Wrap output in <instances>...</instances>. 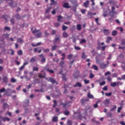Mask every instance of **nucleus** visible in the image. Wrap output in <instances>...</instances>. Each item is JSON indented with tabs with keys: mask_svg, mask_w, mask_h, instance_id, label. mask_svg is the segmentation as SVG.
Masks as SVG:
<instances>
[{
	"mask_svg": "<svg viewBox=\"0 0 125 125\" xmlns=\"http://www.w3.org/2000/svg\"><path fill=\"white\" fill-rule=\"evenodd\" d=\"M32 33L35 35V37L38 39L41 38L42 36V33L41 32V30H37V29L34 28V30L32 31Z\"/></svg>",
	"mask_w": 125,
	"mask_h": 125,
	"instance_id": "obj_1",
	"label": "nucleus"
},
{
	"mask_svg": "<svg viewBox=\"0 0 125 125\" xmlns=\"http://www.w3.org/2000/svg\"><path fill=\"white\" fill-rule=\"evenodd\" d=\"M119 85H123V82H113L110 83V86L112 87H115V86H119Z\"/></svg>",
	"mask_w": 125,
	"mask_h": 125,
	"instance_id": "obj_2",
	"label": "nucleus"
},
{
	"mask_svg": "<svg viewBox=\"0 0 125 125\" xmlns=\"http://www.w3.org/2000/svg\"><path fill=\"white\" fill-rule=\"evenodd\" d=\"M60 38H61V36L60 34L56 35L54 40V42L60 43V42H61V39H60Z\"/></svg>",
	"mask_w": 125,
	"mask_h": 125,
	"instance_id": "obj_3",
	"label": "nucleus"
},
{
	"mask_svg": "<svg viewBox=\"0 0 125 125\" xmlns=\"http://www.w3.org/2000/svg\"><path fill=\"white\" fill-rule=\"evenodd\" d=\"M89 101V99L87 98H83L81 100V103L83 106H84L86 102H88Z\"/></svg>",
	"mask_w": 125,
	"mask_h": 125,
	"instance_id": "obj_4",
	"label": "nucleus"
},
{
	"mask_svg": "<svg viewBox=\"0 0 125 125\" xmlns=\"http://www.w3.org/2000/svg\"><path fill=\"white\" fill-rule=\"evenodd\" d=\"M99 65L101 69H104V68H107V67H108V64L104 63H99Z\"/></svg>",
	"mask_w": 125,
	"mask_h": 125,
	"instance_id": "obj_5",
	"label": "nucleus"
},
{
	"mask_svg": "<svg viewBox=\"0 0 125 125\" xmlns=\"http://www.w3.org/2000/svg\"><path fill=\"white\" fill-rule=\"evenodd\" d=\"M104 104L105 106V107H108L109 106V104H110V100L105 99L104 102Z\"/></svg>",
	"mask_w": 125,
	"mask_h": 125,
	"instance_id": "obj_6",
	"label": "nucleus"
},
{
	"mask_svg": "<svg viewBox=\"0 0 125 125\" xmlns=\"http://www.w3.org/2000/svg\"><path fill=\"white\" fill-rule=\"evenodd\" d=\"M49 82L50 83H52L54 84V83H56V80L54 78H53L52 77H49Z\"/></svg>",
	"mask_w": 125,
	"mask_h": 125,
	"instance_id": "obj_7",
	"label": "nucleus"
},
{
	"mask_svg": "<svg viewBox=\"0 0 125 125\" xmlns=\"http://www.w3.org/2000/svg\"><path fill=\"white\" fill-rule=\"evenodd\" d=\"M44 70L47 71L48 73H50L51 74H54V71L52 69H49V68H48L46 66L45 67Z\"/></svg>",
	"mask_w": 125,
	"mask_h": 125,
	"instance_id": "obj_8",
	"label": "nucleus"
},
{
	"mask_svg": "<svg viewBox=\"0 0 125 125\" xmlns=\"http://www.w3.org/2000/svg\"><path fill=\"white\" fill-rule=\"evenodd\" d=\"M11 93V89L8 88L5 90V94H6V95H8L9 96H10Z\"/></svg>",
	"mask_w": 125,
	"mask_h": 125,
	"instance_id": "obj_9",
	"label": "nucleus"
},
{
	"mask_svg": "<svg viewBox=\"0 0 125 125\" xmlns=\"http://www.w3.org/2000/svg\"><path fill=\"white\" fill-rule=\"evenodd\" d=\"M64 8H71V6L69 5V3L65 2L62 5Z\"/></svg>",
	"mask_w": 125,
	"mask_h": 125,
	"instance_id": "obj_10",
	"label": "nucleus"
},
{
	"mask_svg": "<svg viewBox=\"0 0 125 125\" xmlns=\"http://www.w3.org/2000/svg\"><path fill=\"white\" fill-rule=\"evenodd\" d=\"M8 37H9V34H4L2 36L3 39L1 40V42H3V41H4V39H8Z\"/></svg>",
	"mask_w": 125,
	"mask_h": 125,
	"instance_id": "obj_11",
	"label": "nucleus"
},
{
	"mask_svg": "<svg viewBox=\"0 0 125 125\" xmlns=\"http://www.w3.org/2000/svg\"><path fill=\"white\" fill-rule=\"evenodd\" d=\"M52 121L53 123H57V122H58V117L54 116L52 119Z\"/></svg>",
	"mask_w": 125,
	"mask_h": 125,
	"instance_id": "obj_12",
	"label": "nucleus"
},
{
	"mask_svg": "<svg viewBox=\"0 0 125 125\" xmlns=\"http://www.w3.org/2000/svg\"><path fill=\"white\" fill-rule=\"evenodd\" d=\"M3 83H8V77L4 76L3 78Z\"/></svg>",
	"mask_w": 125,
	"mask_h": 125,
	"instance_id": "obj_13",
	"label": "nucleus"
},
{
	"mask_svg": "<svg viewBox=\"0 0 125 125\" xmlns=\"http://www.w3.org/2000/svg\"><path fill=\"white\" fill-rule=\"evenodd\" d=\"M104 33L105 36H108V35L110 34V31L109 29H104Z\"/></svg>",
	"mask_w": 125,
	"mask_h": 125,
	"instance_id": "obj_14",
	"label": "nucleus"
},
{
	"mask_svg": "<svg viewBox=\"0 0 125 125\" xmlns=\"http://www.w3.org/2000/svg\"><path fill=\"white\" fill-rule=\"evenodd\" d=\"M89 4V0H87L85 2L83 3V5L84 7H88V5Z\"/></svg>",
	"mask_w": 125,
	"mask_h": 125,
	"instance_id": "obj_15",
	"label": "nucleus"
},
{
	"mask_svg": "<svg viewBox=\"0 0 125 125\" xmlns=\"http://www.w3.org/2000/svg\"><path fill=\"white\" fill-rule=\"evenodd\" d=\"M73 86L74 87H82V83H81L80 82H78L76 83V84L73 85Z\"/></svg>",
	"mask_w": 125,
	"mask_h": 125,
	"instance_id": "obj_16",
	"label": "nucleus"
},
{
	"mask_svg": "<svg viewBox=\"0 0 125 125\" xmlns=\"http://www.w3.org/2000/svg\"><path fill=\"white\" fill-rule=\"evenodd\" d=\"M112 40H113V37H107L106 38V42H107V43H109V42H110V41H112Z\"/></svg>",
	"mask_w": 125,
	"mask_h": 125,
	"instance_id": "obj_17",
	"label": "nucleus"
},
{
	"mask_svg": "<svg viewBox=\"0 0 125 125\" xmlns=\"http://www.w3.org/2000/svg\"><path fill=\"white\" fill-rule=\"evenodd\" d=\"M37 60V57H34L31 58V59L30 60V63H34V62H35V61Z\"/></svg>",
	"mask_w": 125,
	"mask_h": 125,
	"instance_id": "obj_18",
	"label": "nucleus"
},
{
	"mask_svg": "<svg viewBox=\"0 0 125 125\" xmlns=\"http://www.w3.org/2000/svg\"><path fill=\"white\" fill-rule=\"evenodd\" d=\"M64 64H65V62H64V61H62L59 63V65L61 68H63V67H64Z\"/></svg>",
	"mask_w": 125,
	"mask_h": 125,
	"instance_id": "obj_19",
	"label": "nucleus"
},
{
	"mask_svg": "<svg viewBox=\"0 0 125 125\" xmlns=\"http://www.w3.org/2000/svg\"><path fill=\"white\" fill-rule=\"evenodd\" d=\"M57 18H58L57 21L58 22H61V20L63 19V17H62L61 15L58 16Z\"/></svg>",
	"mask_w": 125,
	"mask_h": 125,
	"instance_id": "obj_20",
	"label": "nucleus"
},
{
	"mask_svg": "<svg viewBox=\"0 0 125 125\" xmlns=\"http://www.w3.org/2000/svg\"><path fill=\"white\" fill-rule=\"evenodd\" d=\"M81 57H82V59H85V58H86V57H87V56H86V55H85V53H84V52H83L82 53Z\"/></svg>",
	"mask_w": 125,
	"mask_h": 125,
	"instance_id": "obj_21",
	"label": "nucleus"
},
{
	"mask_svg": "<svg viewBox=\"0 0 125 125\" xmlns=\"http://www.w3.org/2000/svg\"><path fill=\"white\" fill-rule=\"evenodd\" d=\"M117 35H118V31H117L116 30H113L112 32V36H113V37L117 36Z\"/></svg>",
	"mask_w": 125,
	"mask_h": 125,
	"instance_id": "obj_22",
	"label": "nucleus"
},
{
	"mask_svg": "<svg viewBox=\"0 0 125 125\" xmlns=\"http://www.w3.org/2000/svg\"><path fill=\"white\" fill-rule=\"evenodd\" d=\"M87 97L91 99H93V98H94V97H93V95H92L91 94H90V93H88L87 94Z\"/></svg>",
	"mask_w": 125,
	"mask_h": 125,
	"instance_id": "obj_23",
	"label": "nucleus"
},
{
	"mask_svg": "<svg viewBox=\"0 0 125 125\" xmlns=\"http://www.w3.org/2000/svg\"><path fill=\"white\" fill-rule=\"evenodd\" d=\"M77 29L78 31H81L82 30V25L79 24L77 25Z\"/></svg>",
	"mask_w": 125,
	"mask_h": 125,
	"instance_id": "obj_24",
	"label": "nucleus"
},
{
	"mask_svg": "<svg viewBox=\"0 0 125 125\" xmlns=\"http://www.w3.org/2000/svg\"><path fill=\"white\" fill-rule=\"evenodd\" d=\"M63 114L64 115H65V116H69V115L70 114V111L66 110L65 111H64L63 112Z\"/></svg>",
	"mask_w": 125,
	"mask_h": 125,
	"instance_id": "obj_25",
	"label": "nucleus"
},
{
	"mask_svg": "<svg viewBox=\"0 0 125 125\" xmlns=\"http://www.w3.org/2000/svg\"><path fill=\"white\" fill-rule=\"evenodd\" d=\"M40 83V80L36 79L34 80V83H32L34 84H35V83Z\"/></svg>",
	"mask_w": 125,
	"mask_h": 125,
	"instance_id": "obj_26",
	"label": "nucleus"
},
{
	"mask_svg": "<svg viewBox=\"0 0 125 125\" xmlns=\"http://www.w3.org/2000/svg\"><path fill=\"white\" fill-rule=\"evenodd\" d=\"M2 18H3L5 19V21H6V22L8 21V19L7 18V15H4L2 16Z\"/></svg>",
	"mask_w": 125,
	"mask_h": 125,
	"instance_id": "obj_27",
	"label": "nucleus"
},
{
	"mask_svg": "<svg viewBox=\"0 0 125 125\" xmlns=\"http://www.w3.org/2000/svg\"><path fill=\"white\" fill-rule=\"evenodd\" d=\"M62 37H63V38H67L68 37V33L66 32H63L62 33Z\"/></svg>",
	"mask_w": 125,
	"mask_h": 125,
	"instance_id": "obj_28",
	"label": "nucleus"
},
{
	"mask_svg": "<svg viewBox=\"0 0 125 125\" xmlns=\"http://www.w3.org/2000/svg\"><path fill=\"white\" fill-rule=\"evenodd\" d=\"M71 58H73V54H70L67 55V59L71 60Z\"/></svg>",
	"mask_w": 125,
	"mask_h": 125,
	"instance_id": "obj_29",
	"label": "nucleus"
},
{
	"mask_svg": "<svg viewBox=\"0 0 125 125\" xmlns=\"http://www.w3.org/2000/svg\"><path fill=\"white\" fill-rule=\"evenodd\" d=\"M17 42H20V43H23V40L21 38H18L17 39Z\"/></svg>",
	"mask_w": 125,
	"mask_h": 125,
	"instance_id": "obj_30",
	"label": "nucleus"
},
{
	"mask_svg": "<svg viewBox=\"0 0 125 125\" xmlns=\"http://www.w3.org/2000/svg\"><path fill=\"white\" fill-rule=\"evenodd\" d=\"M111 13H112V14H117V12H115V11H111V12H109L110 15H111V17H113L114 15H112Z\"/></svg>",
	"mask_w": 125,
	"mask_h": 125,
	"instance_id": "obj_31",
	"label": "nucleus"
},
{
	"mask_svg": "<svg viewBox=\"0 0 125 125\" xmlns=\"http://www.w3.org/2000/svg\"><path fill=\"white\" fill-rule=\"evenodd\" d=\"M80 43L83 44V43H85L86 42V40L84 39H81V41H80Z\"/></svg>",
	"mask_w": 125,
	"mask_h": 125,
	"instance_id": "obj_32",
	"label": "nucleus"
},
{
	"mask_svg": "<svg viewBox=\"0 0 125 125\" xmlns=\"http://www.w3.org/2000/svg\"><path fill=\"white\" fill-rule=\"evenodd\" d=\"M3 122H10V119L8 118V117H4L3 118Z\"/></svg>",
	"mask_w": 125,
	"mask_h": 125,
	"instance_id": "obj_33",
	"label": "nucleus"
},
{
	"mask_svg": "<svg viewBox=\"0 0 125 125\" xmlns=\"http://www.w3.org/2000/svg\"><path fill=\"white\" fill-rule=\"evenodd\" d=\"M58 47V45H55L52 47V51H54V50H56V48Z\"/></svg>",
	"mask_w": 125,
	"mask_h": 125,
	"instance_id": "obj_34",
	"label": "nucleus"
},
{
	"mask_svg": "<svg viewBox=\"0 0 125 125\" xmlns=\"http://www.w3.org/2000/svg\"><path fill=\"white\" fill-rule=\"evenodd\" d=\"M121 63H123V64H124V65H121V68H122V69H123L124 71H125V62H119Z\"/></svg>",
	"mask_w": 125,
	"mask_h": 125,
	"instance_id": "obj_35",
	"label": "nucleus"
},
{
	"mask_svg": "<svg viewBox=\"0 0 125 125\" xmlns=\"http://www.w3.org/2000/svg\"><path fill=\"white\" fill-rule=\"evenodd\" d=\"M8 107V104H7L5 103L3 104V108L5 110V109H6V108H7Z\"/></svg>",
	"mask_w": 125,
	"mask_h": 125,
	"instance_id": "obj_36",
	"label": "nucleus"
},
{
	"mask_svg": "<svg viewBox=\"0 0 125 125\" xmlns=\"http://www.w3.org/2000/svg\"><path fill=\"white\" fill-rule=\"evenodd\" d=\"M60 105H62L63 108H64V109H66V106H67L68 104H66V103H61Z\"/></svg>",
	"mask_w": 125,
	"mask_h": 125,
	"instance_id": "obj_37",
	"label": "nucleus"
},
{
	"mask_svg": "<svg viewBox=\"0 0 125 125\" xmlns=\"http://www.w3.org/2000/svg\"><path fill=\"white\" fill-rule=\"evenodd\" d=\"M68 29V26H66L65 25H63L62 27V31H66V29Z\"/></svg>",
	"mask_w": 125,
	"mask_h": 125,
	"instance_id": "obj_38",
	"label": "nucleus"
},
{
	"mask_svg": "<svg viewBox=\"0 0 125 125\" xmlns=\"http://www.w3.org/2000/svg\"><path fill=\"white\" fill-rule=\"evenodd\" d=\"M106 116L108 118H112V113L111 112H108L106 113Z\"/></svg>",
	"mask_w": 125,
	"mask_h": 125,
	"instance_id": "obj_39",
	"label": "nucleus"
},
{
	"mask_svg": "<svg viewBox=\"0 0 125 125\" xmlns=\"http://www.w3.org/2000/svg\"><path fill=\"white\" fill-rule=\"evenodd\" d=\"M15 17H16V18L17 19H21V16H20V15H19V14H16L15 15Z\"/></svg>",
	"mask_w": 125,
	"mask_h": 125,
	"instance_id": "obj_40",
	"label": "nucleus"
},
{
	"mask_svg": "<svg viewBox=\"0 0 125 125\" xmlns=\"http://www.w3.org/2000/svg\"><path fill=\"white\" fill-rule=\"evenodd\" d=\"M93 68L95 71H98V67L95 65H93Z\"/></svg>",
	"mask_w": 125,
	"mask_h": 125,
	"instance_id": "obj_41",
	"label": "nucleus"
},
{
	"mask_svg": "<svg viewBox=\"0 0 125 125\" xmlns=\"http://www.w3.org/2000/svg\"><path fill=\"white\" fill-rule=\"evenodd\" d=\"M74 49H75V50H81L82 49L78 46H75Z\"/></svg>",
	"mask_w": 125,
	"mask_h": 125,
	"instance_id": "obj_42",
	"label": "nucleus"
},
{
	"mask_svg": "<svg viewBox=\"0 0 125 125\" xmlns=\"http://www.w3.org/2000/svg\"><path fill=\"white\" fill-rule=\"evenodd\" d=\"M117 109V106H116L115 105H113V107H112L110 109V111L112 112L113 111H114V110H116Z\"/></svg>",
	"mask_w": 125,
	"mask_h": 125,
	"instance_id": "obj_43",
	"label": "nucleus"
},
{
	"mask_svg": "<svg viewBox=\"0 0 125 125\" xmlns=\"http://www.w3.org/2000/svg\"><path fill=\"white\" fill-rule=\"evenodd\" d=\"M124 57H125L124 55L123 54H120V56H119L118 59L122 60V59H123V58H124Z\"/></svg>",
	"mask_w": 125,
	"mask_h": 125,
	"instance_id": "obj_44",
	"label": "nucleus"
},
{
	"mask_svg": "<svg viewBox=\"0 0 125 125\" xmlns=\"http://www.w3.org/2000/svg\"><path fill=\"white\" fill-rule=\"evenodd\" d=\"M46 61V59H45V58L43 57L41 59V62H42V63H45Z\"/></svg>",
	"mask_w": 125,
	"mask_h": 125,
	"instance_id": "obj_45",
	"label": "nucleus"
},
{
	"mask_svg": "<svg viewBox=\"0 0 125 125\" xmlns=\"http://www.w3.org/2000/svg\"><path fill=\"white\" fill-rule=\"evenodd\" d=\"M65 104H67V105H66V108H68V107H70V106H71V102H68L65 103Z\"/></svg>",
	"mask_w": 125,
	"mask_h": 125,
	"instance_id": "obj_46",
	"label": "nucleus"
},
{
	"mask_svg": "<svg viewBox=\"0 0 125 125\" xmlns=\"http://www.w3.org/2000/svg\"><path fill=\"white\" fill-rule=\"evenodd\" d=\"M54 4L55 5H57V1H54V0L51 2V5Z\"/></svg>",
	"mask_w": 125,
	"mask_h": 125,
	"instance_id": "obj_47",
	"label": "nucleus"
},
{
	"mask_svg": "<svg viewBox=\"0 0 125 125\" xmlns=\"http://www.w3.org/2000/svg\"><path fill=\"white\" fill-rule=\"evenodd\" d=\"M44 34L45 35V37H48V36H49V34H48V32H47V30H45Z\"/></svg>",
	"mask_w": 125,
	"mask_h": 125,
	"instance_id": "obj_48",
	"label": "nucleus"
},
{
	"mask_svg": "<svg viewBox=\"0 0 125 125\" xmlns=\"http://www.w3.org/2000/svg\"><path fill=\"white\" fill-rule=\"evenodd\" d=\"M103 90L104 91H107L108 90V86L107 85H105L103 88Z\"/></svg>",
	"mask_w": 125,
	"mask_h": 125,
	"instance_id": "obj_49",
	"label": "nucleus"
},
{
	"mask_svg": "<svg viewBox=\"0 0 125 125\" xmlns=\"http://www.w3.org/2000/svg\"><path fill=\"white\" fill-rule=\"evenodd\" d=\"M93 107L95 108L98 107V102H97L96 103L93 105Z\"/></svg>",
	"mask_w": 125,
	"mask_h": 125,
	"instance_id": "obj_50",
	"label": "nucleus"
},
{
	"mask_svg": "<svg viewBox=\"0 0 125 125\" xmlns=\"http://www.w3.org/2000/svg\"><path fill=\"white\" fill-rule=\"evenodd\" d=\"M70 1L72 4H76L77 3V0H70Z\"/></svg>",
	"mask_w": 125,
	"mask_h": 125,
	"instance_id": "obj_51",
	"label": "nucleus"
},
{
	"mask_svg": "<svg viewBox=\"0 0 125 125\" xmlns=\"http://www.w3.org/2000/svg\"><path fill=\"white\" fill-rule=\"evenodd\" d=\"M18 55H22V54H23V52L22 51V50H19L18 51Z\"/></svg>",
	"mask_w": 125,
	"mask_h": 125,
	"instance_id": "obj_52",
	"label": "nucleus"
},
{
	"mask_svg": "<svg viewBox=\"0 0 125 125\" xmlns=\"http://www.w3.org/2000/svg\"><path fill=\"white\" fill-rule=\"evenodd\" d=\"M105 83H106V82H105V81H103L102 82H101V83H100V85L101 86H102V85H105Z\"/></svg>",
	"mask_w": 125,
	"mask_h": 125,
	"instance_id": "obj_53",
	"label": "nucleus"
},
{
	"mask_svg": "<svg viewBox=\"0 0 125 125\" xmlns=\"http://www.w3.org/2000/svg\"><path fill=\"white\" fill-rule=\"evenodd\" d=\"M11 83H16V79H15L14 78H12L11 79Z\"/></svg>",
	"mask_w": 125,
	"mask_h": 125,
	"instance_id": "obj_54",
	"label": "nucleus"
},
{
	"mask_svg": "<svg viewBox=\"0 0 125 125\" xmlns=\"http://www.w3.org/2000/svg\"><path fill=\"white\" fill-rule=\"evenodd\" d=\"M50 50L49 49H45L43 50V52L44 53H47V52H49Z\"/></svg>",
	"mask_w": 125,
	"mask_h": 125,
	"instance_id": "obj_55",
	"label": "nucleus"
},
{
	"mask_svg": "<svg viewBox=\"0 0 125 125\" xmlns=\"http://www.w3.org/2000/svg\"><path fill=\"white\" fill-rule=\"evenodd\" d=\"M89 78L90 79H93L94 78V75L92 73H91L90 74Z\"/></svg>",
	"mask_w": 125,
	"mask_h": 125,
	"instance_id": "obj_56",
	"label": "nucleus"
},
{
	"mask_svg": "<svg viewBox=\"0 0 125 125\" xmlns=\"http://www.w3.org/2000/svg\"><path fill=\"white\" fill-rule=\"evenodd\" d=\"M108 57H107V60H111V59H112V55L111 54H109L108 55Z\"/></svg>",
	"mask_w": 125,
	"mask_h": 125,
	"instance_id": "obj_57",
	"label": "nucleus"
},
{
	"mask_svg": "<svg viewBox=\"0 0 125 125\" xmlns=\"http://www.w3.org/2000/svg\"><path fill=\"white\" fill-rule=\"evenodd\" d=\"M54 25H55V27H59V26H60V23H59V22H55L54 23Z\"/></svg>",
	"mask_w": 125,
	"mask_h": 125,
	"instance_id": "obj_58",
	"label": "nucleus"
},
{
	"mask_svg": "<svg viewBox=\"0 0 125 125\" xmlns=\"http://www.w3.org/2000/svg\"><path fill=\"white\" fill-rule=\"evenodd\" d=\"M62 79L63 81H67V78H66V76H65V75H62Z\"/></svg>",
	"mask_w": 125,
	"mask_h": 125,
	"instance_id": "obj_59",
	"label": "nucleus"
},
{
	"mask_svg": "<svg viewBox=\"0 0 125 125\" xmlns=\"http://www.w3.org/2000/svg\"><path fill=\"white\" fill-rule=\"evenodd\" d=\"M81 13H82V14H85V11H86V10L84 9L81 10Z\"/></svg>",
	"mask_w": 125,
	"mask_h": 125,
	"instance_id": "obj_60",
	"label": "nucleus"
},
{
	"mask_svg": "<svg viewBox=\"0 0 125 125\" xmlns=\"http://www.w3.org/2000/svg\"><path fill=\"white\" fill-rule=\"evenodd\" d=\"M121 44H122V45H125V39H123L121 41Z\"/></svg>",
	"mask_w": 125,
	"mask_h": 125,
	"instance_id": "obj_61",
	"label": "nucleus"
},
{
	"mask_svg": "<svg viewBox=\"0 0 125 125\" xmlns=\"http://www.w3.org/2000/svg\"><path fill=\"white\" fill-rule=\"evenodd\" d=\"M4 29L6 31H10V27H8V26H6L4 27Z\"/></svg>",
	"mask_w": 125,
	"mask_h": 125,
	"instance_id": "obj_62",
	"label": "nucleus"
},
{
	"mask_svg": "<svg viewBox=\"0 0 125 125\" xmlns=\"http://www.w3.org/2000/svg\"><path fill=\"white\" fill-rule=\"evenodd\" d=\"M33 71H39V67H36L35 66L33 67Z\"/></svg>",
	"mask_w": 125,
	"mask_h": 125,
	"instance_id": "obj_63",
	"label": "nucleus"
},
{
	"mask_svg": "<svg viewBox=\"0 0 125 125\" xmlns=\"http://www.w3.org/2000/svg\"><path fill=\"white\" fill-rule=\"evenodd\" d=\"M67 125H72V121L68 120L67 121Z\"/></svg>",
	"mask_w": 125,
	"mask_h": 125,
	"instance_id": "obj_64",
	"label": "nucleus"
}]
</instances>
